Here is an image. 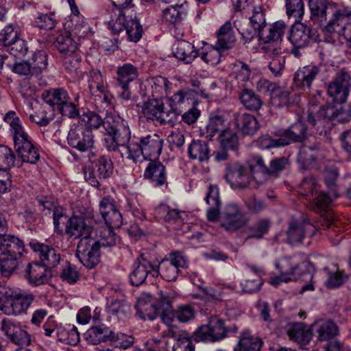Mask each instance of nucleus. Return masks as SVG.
<instances>
[{
  "label": "nucleus",
  "instance_id": "f257e3e1",
  "mask_svg": "<svg viewBox=\"0 0 351 351\" xmlns=\"http://www.w3.org/2000/svg\"><path fill=\"white\" fill-rule=\"evenodd\" d=\"M87 117V128L98 129L103 125L105 130L103 143L109 152H115L121 146L130 141L131 131L128 122L119 114L109 113L104 119L100 115L89 112Z\"/></svg>",
  "mask_w": 351,
  "mask_h": 351
},
{
  "label": "nucleus",
  "instance_id": "f03ea898",
  "mask_svg": "<svg viewBox=\"0 0 351 351\" xmlns=\"http://www.w3.org/2000/svg\"><path fill=\"white\" fill-rule=\"evenodd\" d=\"M310 18L314 23L324 25L328 32L339 31V24L351 19V10L348 8L337 9L328 0H308Z\"/></svg>",
  "mask_w": 351,
  "mask_h": 351
},
{
  "label": "nucleus",
  "instance_id": "7ed1b4c3",
  "mask_svg": "<svg viewBox=\"0 0 351 351\" xmlns=\"http://www.w3.org/2000/svg\"><path fill=\"white\" fill-rule=\"evenodd\" d=\"M328 104L322 106L318 110L313 106L308 110L306 120L319 134H326L330 128V121L337 120L340 123H346L351 120V106Z\"/></svg>",
  "mask_w": 351,
  "mask_h": 351
},
{
  "label": "nucleus",
  "instance_id": "20e7f679",
  "mask_svg": "<svg viewBox=\"0 0 351 351\" xmlns=\"http://www.w3.org/2000/svg\"><path fill=\"white\" fill-rule=\"evenodd\" d=\"M3 120L10 125V131L14 140V145L21 164L28 162L36 164L40 159L37 148L34 145L28 134L22 125V121L16 112L9 111Z\"/></svg>",
  "mask_w": 351,
  "mask_h": 351
},
{
  "label": "nucleus",
  "instance_id": "39448f33",
  "mask_svg": "<svg viewBox=\"0 0 351 351\" xmlns=\"http://www.w3.org/2000/svg\"><path fill=\"white\" fill-rule=\"evenodd\" d=\"M238 328L226 326L224 321L218 317H211L207 324L199 327L194 333V339L197 342L217 341L225 339L228 333L237 332Z\"/></svg>",
  "mask_w": 351,
  "mask_h": 351
},
{
  "label": "nucleus",
  "instance_id": "423d86ee",
  "mask_svg": "<svg viewBox=\"0 0 351 351\" xmlns=\"http://www.w3.org/2000/svg\"><path fill=\"white\" fill-rule=\"evenodd\" d=\"M34 300L33 294L17 291H7L0 297V311L7 315H19L25 313Z\"/></svg>",
  "mask_w": 351,
  "mask_h": 351
},
{
  "label": "nucleus",
  "instance_id": "0eeeda50",
  "mask_svg": "<svg viewBox=\"0 0 351 351\" xmlns=\"http://www.w3.org/2000/svg\"><path fill=\"white\" fill-rule=\"evenodd\" d=\"M112 172L113 164L111 159L103 155L84 169V175L86 181L90 185L99 187L100 180L110 178Z\"/></svg>",
  "mask_w": 351,
  "mask_h": 351
},
{
  "label": "nucleus",
  "instance_id": "6e6552de",
  "mask_svg": "<svg viewBox=\"0 0 351 351\" xmlns=\"http://www.w3.org/2000/svg\"><path fill=\"white\" fill-rule=\"evenodd\" d=\"M68 145L80 152H90L95 147V139L92 130L85 125H73L66 138Z\"/></svg>",
  "mask_w": 351,
  "mask_h": 351
},
{
  "label": "nucleus",
  "instance_id": "1a4fd4ad",
  "mask_svg": "<svg viewBox=\"0 0 351 351\" xmlns=\"http://www.w3.org/2000/svg\"><path fill=\"white\" fill-rule=\"evenodd\" d=\"M351 89V75L344 69L328 85V94L337 103H345Z\"/></svg>",
  "mask_w": 351,
  "mask_h": 351
},
{
  "label": "nucleus",
  "instance_id": "9d476101",
  "mask_svg": "<svg viewBox=\"0 0 351 351\" xmlns=\"http://www.w3.org/2000/svg\"><path fill=\"white\" fill-rule=\"evenodd\" d=\"M224 178L234 189H247L254 180L247 167L239 162L226 165Z\"/></svg>",
  "mask_w": 351,
  "mask_h": 351
},
{
  "label": "nucleus",
  "instance_id": "9b49d317",
  "mask_svg": "<svg viewBox=\"0 0 351 351\" xmlns=\"http://www.w3.org/2000/svg\"><path fill=\"white\" fill-rule=\"evenodd\" d=\"M100 247L92 238H82L78 243L76 256L87 268L94 267L99 262Z\"/></svg>",
  "mask_w": 351,
  "mask_h": 351
},
{
  "label": "nucleus",
  "instance_id": "f8f14e48",
  "mask_svg": "<svg viewBox=\"0 0 351 351\" xmlns=\"http://www.w3.org/2000/svg\"><path fill=\"white\" fill-rule=\"evenodd\" d=\"M157 266L158 275L167 281H173L177 278L180 268L186 267V261L181 252H172L168 258H164Z\"/></svg>",
  "mask_w": 351,
  "mask_h": 351
},
{
  "label": "nucleus",
  "instance_id": "ddd939ff",
  "mask_svg": "<svg viewBox=\"0 0 351 351\" xmlns=\"http://www.w3.org/2000/svg\"><path fill=\"white\" fill-rule=\"evenodd\" d=\"M157 266L152 264L144 254L141 255L135 261L134 269L129 276L130 282L133 286L142 285L149 276H158Z\"/></svg>",
  "mask_w": 351,
  "mask_h": 351
},
{
  "label": "nucleus",
  "instance_id": "4468645a",
  "mask_svg": "<svg viewBox=\"0 0 351 351\" xmlns=\"http://www.w3.org/2000/svg\"><path fill=\"white\" fill-rule=\"evenodd\" d=\"M287 26L283 21H277L274 23L269 29V34L263 38L265 45L263 47L267 53L278 56L282 53L281 48L282 36L284 35Z\"/></svg>",
  "mask_w": 351,
  "mask_h": 351
},
{
  "label": "nucleus",
  "instance_id": "2eb2a0df",
  "mask_svg": "<svg viewBox=\"0 0 351 351\" xmlns=\"http://www.w3.org/2000/svg\"><path fill=\"white\" fill-rule=\"evenodd\" d=\"M307 136V127L300 121L293 123L285 131L282 136L278 139H268L269 143L265 147H280L289 145L291 142H303Z\"/></svg>",
  "mask_w": 351,
  "mask_h": 351
},
{
  "label": "nucleus",
  "instance_id": "dca6fc26",
  "mask_svg": "<svg viewBox=\"0 0 351 351\" xmlns=\"http://www.w3.org/2000/svg\"><path fill=\"white\" fill-rule=\"evenodd\" d=\"M65 233L70 238H92L97 232L90 225H88L83 217L73 215L66 222Z\"/></svg>",
  "mask_w": 351,
  "mask_h": 351
},
{
  "label": "nucleus",
  "instance_id": "f3484780",
  "mask_svg": "<svg viewBox=\"0 0 351 351\" xmlns=\"http://www.w3.org/2000/svg\"><path fill=\"white\" fill-rule=\"evenodd\" d=\"M248 221L247 217L240 211L236 204L226 206L222 215L221 226L228 231H234L243 227Z\"/></svg>",
  "mask_w": 351,
  "mask_h": 351
},
{
  "label": "nucleus",
  "instance_id": "a211bd4d",
  "mask_svg": "<svg viewBox=\"0 0 351 351\" xmlns=\"http://www.w3.org/2000/svg\"><path fill=\"white\" fill-rule=\"evenodd\" d=\"M84 335L86 340L93 345H97L108 341H116L124 337V334H115L114 331L104 325L90 328Z\"/></svg>",
  "mask_w": 351,
  "mask_h": 351
},
{
  "label": "nucleus",
  "instance_id": "6ab92c4d",
  "mask_svg": "<svg viewBox=\"0 0 351 351\" xmlns=\"http://www.w3.org/2000/svg\"><path fill=\"white\" fill-rule=\"evenodd\" d=\"M143 113L148 119L165 124L171 121L173 112L164 110L163 102L158 99L149 100L143 107Z\"/></svg>",
  "mask_w": 351,
  "mask_h": 351
},
{
  "label": "nucleus",
  "instance_id": "aec40b11",
  "mask_svg": "<svg viewBox=\"0 0 351 351\" xmlns=\"http://www.w3.org/2000/svg\"><path fill=\"white\" fill-rule=\"evenodd\" d=\"M141 147L143 149V156L149 160H156L161 154L163 139L155 133L142 136L140 139Z\"/></svg>",
  "mask_w": 351,
  "mask_h": 351
},
{
  "label": "nucleus",
  "instance_id": "412c9836",
  "mask_svg": "<svg viewBox=\"0 0 351 351\" xmlns=\"http://www.w3.org/2000/svg\"><path fill=\"white\" fill-rule=\"evenodd\" d=\"M99 212L106 225L114 227H120L122 225V215L112 198L107 197L101 200Z\"/></svg>",
  "mask_w": 351,
  "mask_h": 351
},
{
  "label": "nucleus",
  "instance_id": "4be33fe9",
  "mask_svg": "<svg viewBox=\"0 0 351 351\" xmlns=\"http://www.w3.org/2000/svg\"><path fill=\"white\" fill-rule=\"evenodd\" d=\"M24 276L29 284L39 286L49 281L51 277V271L42 263L33 262L27 265Z\"/></svg>",
  "mask_w": 351,
  "mask_h": 351
},
{
  "label": "nucleus",
  "instance_id": "5701e85b",
  "mask_svg": "<svg viewBox=\"0 0 351 351\" xmlns=\"http://www.w3.org/2000/svg\"><path fill=\"white\" fill-rule=\"evenodd\" d=\"M32 249L38 253L42 263L48 269L56 267L60 261V254L54 248L40 243H30Z\"/></svg>",
  "mask_w": 351,
  "mask_h": 351
},
{
  "label": "nucleus",
  "instance_id": "b1692460",
  "mask_svg": "<svg viewBox=\"0 0 351 351\" xmlns=\"http://www.w3.org/2000/svg\"><path fill=\"white\" fill-rule=\"evenodd\" d=\"M164 335L176 341L173 345V351H195L191 337L186 330H180L176 327H172L164 331Z\"/></svg>",
  "mask_w": 351,
  "mask_h": 351
},
{
  "label": "nucleus",
  "instance_id": "393cba45",
  "mask_svg": "<svg viewBox=\"0 0 351 351\" xmlns=\"http://www.w3.org/2000/svg\"><path fill=\"white\" fill-rule=\"evenodd\" d=\"M173 54L180 61L184 64L191 63L198 56V50L189 42L181 40L173 45Z\"/></svg>",
  "mask_w": 351,
  "mask_h": 351
},
{
  "label": "nucleus",
  "instance_id": "a878e982",
  "mask_svg": "<svg viewBox=\"0 0 351 351\" xmlns=\"http://www.w3.org/2000/svg\"><path fill=\"white\" fill-rule=\"evenodd\" d=\"M319 72V68L315 65H308L300 68L295 73L293 76L295 86L303 88H310L312 82Z\"/></svg>",
  "mask_w": 351,
  "mask_h": 351
},
{
  "label": "nucleus",
  "instance_id": "bb28decb",
  "mask_svg": "<svg viewBox=\"0 0 351 351\" xmlns=\"http://www.w3.org/2000/svg\"><path fill=\"white\" fill-rule=\"evenodd\" d=\"M137 314L142 319L153 320L159 313L158 308L150 295L141 296L136 304Z\"/></svg>",
  "mask_w": 351,
  "mask_h": 351
},
{
  "label": "nucleus",
  "instance_id": "cd10ccee",
  "mask_svg": "<svg viewBox=\"0 0 351 351\" xmlns=\"http://www.w3.org/2000/svg\"><path fill=\"white\" fill-rule=\"evenodd\" d=\"M24 251L23 242L18 237L6 233L0 237V252L22 256Z\"/></svg>",
  "mask_w": 351,
  "mask_h": 351
},
{
  "label": "nucleus",
  "instance_id": "c85d7f7f",
  "mask_svg": "<svg viewBox=\"0 0 351 351\" xmlns=\"http://www.w3.org/2000/svg\"><path fill=\"white\" fill-rule=\"evenodd\" d=\"M311 29L303 23L293 26L289 39L295 48H303L307 46L311 40Z\"/></svg>",
  "mask_w": 351,
  "mask_h": 351
},
{
  "label": "nucleus",
  "instance_id": "c756f323",
  "mask_svg": "<svg viewBox=\"0 0 351 351\" xmlns=\"http://www.w3.org/2000/svg\"><path fill=\"white\" fill-rule=\"evenodd\" d=\"M312 226L309 223H302L293 219L288 226L287 234V242L291 244H300L305 237L306 232Z\"/></svg>",
  "mask_w": 351,
  "mask_h": 351
},
{
  "label": "nucleus",
  "instance_id": "7c9ffc66",
  "mask_svg": "<svg viewBox=\"0 0 351 351\" xmlns=\"http://www.w3.org/2000/svg\"><path fill=\"white\" fill-rule=\"evenodd\" d=\"M217 40L215 43L218 49L223 50L233 47L236 42V36L230 21H227L217 32Z\"/></svg>",
  "mask_w": 351,
  "mask_h": 351
},
{
  "label": "nucleus",
  "instance_id": "2f4dec72",
  "mask_svg": "<svg viewBox=\"0 0 351 351\" xmlns=\"http://www.w3.org/2000/svg\"><path fill=\"white\" fill-rule=\"evenodd\" d=\"M206 203L210 206L207 211V217L210 221H215L218 219L221 201L217 186L210 185L205 197Z\"/></svg>",
  "mask_w": 351,
  "mask_h": 351
},
{
  "label": "nucleus",
  "instance_id": "473e14b6",
  "mask_svg": "<svg viewBox=\"0 0 351 351\" xmlns=\"http://www.w3.org/2000/svg\"><path fill=\"white\" fill-rule=\"evenodd\" d=\"M236 127L244 134L253 136L259 129V124L254 116L239 113L235 116Z\"/></svg>",
  "mask_w": 351,
  "mask_h": 351
},
{
  "label": "nucleus",
  "instance_id": "72a5a7b5",
  "mask_svg": "<svg viewBox=\"0 0 351 351\" xmlns=\"http://www.w3.org/2000/svg\"><path fill=\"white\" fill-rule=\"evenodd\" d=\"M144 176L151 180L154 185L158 186L166 182L165 166L159 161L152 160L147 167Z\"/></svg>",
  "mask_w": 351,
  "mask_h": 351
},
{
  "label": "nucleus",
  "instance_id": "f704fd0d",
  "mask_svg": "<svg viewBox=\"0 0 351 351\" xmlns=\"http://www.w3.org/2000/svg\"><path fill=\"white\" fill-rule=\"evenodd\" d=\"M319 151L315 147L302 146L298 153L297 161L301 171L315 167V160Z\"/></svg>",
  "mask_w": 351,
  "mask_h": 351
},
{
  "label": "nucleus",
  "instance_id": "c9c22d12",
  "mask_svg": "<svg viewBox=\"0 0 351 351\" xmlns=\"http://www.w3.org/2000/svg\"><path fill=\"white\" fill-rule=\"evenodd\" d=\"M208 143L202 140H193L188 146V155L192 160L207 161L210 157Z\"/></svg>",
  "mask_w": 351,
  "mask_h": 351
},
{
  "label": "nucleus",
  "instance_id": "e433bc0d",
  "mask_svg": "<svg viewBox=\"0 0 351 351\" xmlns=\"http://www.w3.org/2000/svg\"><path fill=\"white\" fill-rule=\"evenodd\" d=\"M43 99L45 106L50 107L54 110L56 108L58 110L60 106L69 100V96L65 90L55 88L45 91L43 93Z\"/></svg>",
  "mask_w": 351,
  "mask_h": 351
},
{
  "label": "nucleus",
  "instance_id": "4c0bfd02",
  "mask_svg": "<svg viewBox=\"0 0 351 351\" xmlns=\"http://www.w3.org/2000/svg\"><path fill=\"white\" fill-rule=\"evenodd\" d=\"M249 167L253 179L258 184H263L267 181V167L262 157L255 156L249 160Z\"/></svg>",
  "mask_w": 351,
  "mask_h": 351
},
{
  "label": "nucleus",
  "instance_id": "58836bf2",
  "mask_svg": "<svg viewBox=\"0 0 351 351\" xmlns=\"http://www.w3.org/2000/svg\"><path fill=\"white\" fill-rule=\"evenodd\" d=\"M56 335L58 339L65 344L75 346L80 342V334L73 325L56 326Z\"/></svg>",
  "mask_w": 351,
  "mask_h": 351
},
{
  "label": "nucleus",
  "instance_id": "ea45409f",
  "mask_svg": "<svg viewBox=\"0 0 351 351\" xmlns=\"http://www.w3.org/2000/svg\"><path fill=\"white\" fill-rule=\"evenodd\" d=\"M114 226L106 225V226L95 229L96 234L91 237L95 241H97V245L100 247H112L116 245L117 237L113 231Z\"/></svg>",
  "mask_w": 351,
  "mask_h": 351
},
{
  "label": "nucleus",
  "instance_id": "a19ab883",
  "mask_svg": "<svg viewBox=\"0 0 351 351\" xmlns=\"http://www.w3.org/2000/svg\"><path fill=\"white\" fill-rule=\"evenodd\" d=\"M88 88L90 93L93 96L101 97V96L104 95V99H106L107 86L99 71L93 70L90 71L88 80Z\"/></svg>",
  "mask_w": 351,
  "mask_h": 351
},
{
  "label": "nucleus",
  "instance_id": "79ce46f5",
  "mask_svg": "<svg viewBox=\"0 0 351 351\" xmlns=\"http://www.w3.org/2000/svg\"><path fill=\"white\" fill-rule=\"evenodd\" d=\"M291 339L301 345H306L312 339V332L302 323H295L287 330Z\"/></svg>",
  "mask_w": 351,
  "mask_h": 351
},
{
  "label": "nucleus",
  "instance_id": "37998d69",
  "mask_svg": "<svg viewBox=\"0 0 351 351\" xmlns=\"http://www.w3.org/2000/svg\"><path fill=\"white\" fill-rule=\"evenodd\" d=\"M314 326L317 327L319 341H330L339 333L337 325L331 320L316 322Z\"/></svg>",
  "mask_w": 351,
  "mask_h": 351
},
{
  "label": "nucleus",
  "instance_id": "c03bdc74",
  "mask_svg": "<svg viewBox=\"0 0 351 351\" xmlns=\"http://www.w3.org/2000/svg\"><path fill=\"white\" fill-rule=\"evenodd\" d=\"M117 74V84L120 87L128 86L138 75L136 67L131 64H125L118 67Z\"/></svg>",
  "mask_w": 351,
  "mask_h": 351
},
{
  "label": "nucleus",
  "instance_id": "a18cd8bd",
  "mask_svg": "<svg viewBox=\"0 0 351 351\" xmlns=\"http://www.w3.org/2000/svg\"><path fill=\"white\" fill-rule=\"evenodd\" d=\"M263 342L261 339L252 335L250 330L241 333L238 344V351H259Z\"/></svg>",
  "mask_w": 351,
  "mask_h": 351
},
{
  "label": "nucleus",
  "instance_id": "49530a36",
  "mask_svg": "<svg viewBox=\"0 0 351 351\" xmlns=\"http://www.w3.org/2000/svg\"><path fill=\"white\" fill-rule=\"evenodd\" d=\"M239 99L245 108L252 111H257L263 104L262 99L258 95L246 88L241 90Z\"/></svg>",
  "mask_w": 351,
  "mask_h": 351
},
{
  "label": "nucleus",
  "instance_id": "de8ad7c7",
  "mask_svg": "<svg viewBox=\"0 0 351 351\" xmlns=\"http://www.w3.org/2000/svg\"><path fill=\"white\" fill-rule=\"evenodd\" d=\"M54 45L62 54L73 55L77 48V43L66 32L59 35L54 42Z\"/></svg>",
  "mask_w": 351,
  "mask_h": 351
},
{
  "label": "nucleus",
  "instance_id": "09e8293b",
  "mask_svg": "<svg viewBox=\"0 0 351 351\" xmlns=\"http://www.w3.org/2000/svg\"><path fill=\"white\" fill-rule=\"evenodd\" d=\"M252 12V14L250 16V24L253 28L258 29L259 38H263V30L267 25L265 10L261 5H254Z\"/></svg>",
  "mask_w": 351,
  "mask_h": 351
},
{
  "label": "nucleus",
  "instance_id": "8fccbe9b",
  "mask_svg": "<svg viewBox=\"0 0 351 351\" xmlns=\"http://www.w3.org/2000/svg\"><path fill=\"white\" fill-rule=\"evenodd\" d=\"M21 256L0 252V272L3 276H10L17 268Z\"/></svg>",
  "mask_w": 351,
  "mask_h": 351
},
{
  "label": "nucleus",
  "instance_id": "3c124183",
  "mask_svg": "<svg viewBox=\"0 0 351 351\" xmlns=\"http://www.w3.org/2000/svg\"><path fill=\"white\" fill-rule=\"evenodd\" d=\"M21 167L20 159L16 158L14 152L7 146L0 145V168L8 171L12 167Z\"/></svg>",
  "mask_w": 351,
  "mask_h": 351
},
{
  "label": "nucleus",
  "instance_id": "603ef678",
  "mask_svg": "<svg viewBox=\"0 0 351 351\" xmlns=\"http://www.w3.org/2000/svg\"><path fill=\"white\" fill-rule=\"evenodd\" d=\"M186 15L183 5L169 6L162 10V19L171 24L180 23Z\"/></svg>",
  "mask_w": 351,
  "mask_h": 351
},
{
  "label": "nucleus",
  "instance_id": "864d4df0",
  "mask_svg": "<svg viewBox=\"0 0 351 351\" xmlns=\"http://www.w3.org/2000/svg\"><path fill=\"white\" fill-rule=\"evenodd\" d=\"M53 110L47 106L43 105L38 111L31 114L29 117L32 122L43 127L47 125L53 119Z\"/></svg>",
  "mask_w": 351,
  "mask_h": 351
},
{
  "label": "nucleus",
  "instance_id": "5fc2aeb1",
  "mask_svg": "<svg viewBox=\"0 0 351 351\" xmlns=\"http://www.w3.org/2000/svg\"><path fill=\"white\" fill-rule=\"evenodd\" d=\"M31 66L33 69V75L38 76L48 66V56L46 51H36L31 58Z\"/></svg>",
  "mask_w": 351,
  "mask_h": 351
},
{
  "label": "nucleus",
  "instance_id": "6e6d98bb",
  "mask_svg": "<svg viewBox=\"0 0 351 351\" xmlns=\"http://www.w3.org/2000/svg\"><path fill=\"white\" fill-rule=\"evenodd\" d=\"M20 29L18 25L9 24L0 32V45L8 46L19 38Z\"/></svg>",
  "mask_w": 351,
  "mask_h": 351
},
{
  "label": "nucleus",
  "instance_id": "4d7b16f0",
  "mask_svg": "<svg viewBox=\"0 0 351 351\" xmlns=\"http://www.w3.org/2000/svg\"><path fill=\"white\" fill-rule=\"evenodd\" d=\"M286 13L289 18H294L295 21L302 20L304 14V4L302 0H287Z\"/></svg>",
  "mask_w": 351,
  "mask_h": 351
},
{
  "label": "nucleus",
  "instance_id": "13d9d810",
  "mask_svg": "<svg viewBox=\"0 0 351 351\" xmlns=\"http://www.w3.org/2000/svg\"><path fill=\"white\" fill-rule=\"evenodd\" d=\"M338 197L336 190H330L329 192H320L317 193L309 201H313L315 206L319 210L326 209L332 201Z\"/></svg>",
  "mask_w": 351,
  "mask_h": 351
},
{
  "label": "nucleus",
  "instance_id": "bf43d9fd",
  "mask_svg": "<svg viewBox=\"0 0 351 351\" xmlns=\"http://www.w3.org/2000/svg\"><path fill=\"white\" fill-rule=\"evenodd\" d=\"M219 139L222 148L228 150H236L239 146L238 136L236 132L232 130H223L220 133Z\"/></svg>",
  "mask_w": 351,
  "mask_h": 351
},
{
  "label": "nucleus",
  "instance_id": "052dcab7",
  "mask_svg": "<svg viewBox=\"0 0 351 351\" xmlns=\"http://www.w3.org/2000/svg\"><path fill=\"white\" fill-rule=\"evenodd\" d=\"M125 32L128 39L131 41L137 42L141 38L143 27L136 19V16L132 17V15H130V21H127Z\"/></svg>",
  "mask_w": 351,
  "mask_h": 351
},
{
  "label": "nucleus",
  "instance_id": "680f3d73",
  "mask_svg": "<svg viewBox=\"0 0 351 351\" xmlns=\"http://www.w3.org/2000/svg\"><path fill=\"white\" fill-rule=\"evenodd\" d=\"M271 221L268 219H261L256 221L253 226L249 228L250 234L247 239L255 238L261 239L264 234L269 231Z\"/></svg>",
  "mask_w": 351,
  "mask_h": 351
},
{
  "label": "nucleus",
  "instance_id": "e2e57ef3",
  "mask_svg": "<svg viewBox=\"0 0 351 351\" xmlns=\"http://www.w3.org/2000/svg\"><path fill=\"white\" fill-rule=\"evenodd\" d=\"M130 17L129 12H119V16L116 20H112L108 23L112 32L114 34H119L120 32L126 30L127 21H130Z\"/></svg>",
  "mask_w": 351,
  "mask_h": 351
},
{
  "label": "nucleus",
  "instance_id": "0e129e2a",
  "mask_svg": "<svg viewBox=\"0 0 351 351\" xmlns=\"http://www.w3.org/2000/svg\"><path fill=\"white\" fill-rule=\"evenodd\" d=\"M107 308L110 313L121 317L129 313L130 306L124 300H112L108 304Z\"/></svg>",
  "mask_w": 351,
  "mask_h": 351
},
{
  "label": "nucleus",
  "instance_id": "69168bd1",
  "mask_svg": "<svg viewBox=\"0 0 351 351\" xmlns=\"http://www.w3.org/2000/svg\"><path fill=\"white\" fill-rule=\"evenodd\" d=\"M318 191V187L316 181L313 178H304L301 183L300 194L307 197L309 201L310 198H313Z\"/></svg>",
  "mask_w": 351,
  "mask_h": 351
},
{
  "label": "nucleus",
  "instance_id": "338daca9",
  "mask_svg": "<svg viewBox=\"0 0 351 351\" xmlns=\"http://www.w3.org/2000/svg\"><path fill=\"white\" fill-rule=\"evenodd\" d=\"M128 142L123 146L125 148V152H121V157L126 158L132 160L134 162H136L137 160L143 156V149L141 147L140 143L138 144H131L128 145Z\"/></svg>",
  "mask_w": 351,
  "mask_h": 351
},
{
  "label": "nucleus",
  "instance_id": "774afa93",
  "mask_svg": "<svg viewBox=\"0 0 351 351\" xmlns=\"http://www.w3.org/2000/svg\"><path fill=\"white\" fill-rule=\"evenodd\" d=\"M276 267L282 275L291 277L295 274L298 265L293 264L289 258H282L276 263Z\"/></svg>",
  "mask_w": 351,
  "mask_h": 351
}]
</instances>
